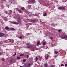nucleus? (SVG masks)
<instances>
[{
    "label": "nucleus",
    "mask_w": 67,
    "mask_h": 67,
    "mask_svg": "<svg viewBox=\"0 0 67 67\" xmlns=\"http://www.w3.org/2000/svg\"><path fill=\"white\" fill-rule=\"evenodd\" d=\"M13 42H14V41L13 40H10V42L13 43Z\"/></svg>",
    "instance_id": "nucleus-13"
},
{
    "label": "nucleus",
    "mask_w": 67,
    "mask_h": 67,
    "mask_svg": "<svg viewBox=\"0 0 67 67\" xmlns=\"http://www.w3.org/2000/svg\"><path fill=\"white\" fill-rule=\"evenodd\" d=\"M9 13H12V10H9Z\"/></svg>",
    "instance_id": "nucleus-19"
},
{
    "label": "nucleus",
    "mask_w": 67,
    "mask_h": 67,
    "mask_svg": "<svg viewBox=\"0 0 67 67\" xmlns=\"http://www.w3.org/2000/svg\"><path fill=\"white\" fill-rule=\"evenodd\" d=\"M24 8H21V10H24Z\"/></svg>",
    "instance_id": "nucleus-18"
},
{
    "label": "nucleus",
    "mask_w": 67,
    "mask_h": 67,
    "mask_svg": "<svg viewBox=\"0 0 67 67\" xmlns=\"http://www.w3.org/2000/svg\"><path fill=\"white\" fill-rule=\"evenodd\" d=\"M48 67H53V66L52 65H51L50 66H48Z\"/></svg>",
    "instance_id": "nucleus-35"
},
{
    "label": "nucleus",
    "mask_w": 67,
    "mask_h": 67,
    "mask_svg": "<svg viewBox=\"0 0 67 67\" xmlns=\"http://www.w3.org/2000/svg\"><path fill=\"white\" fill-rule=\"evenodd\" d=\"M16 10L17 11H19V13H23V12L21 11V10H19L18 8H16Z\"/></svg>",
    "instance_id": "nucleus-3"
},
{
    "label": "nucleus",
    "mask_w": 67,
    "mask_h": 67,
    "mask_svg": "<svg viewBox=\"0 0 67 67\" xmlns=\"http://www.w3.org/2000/svg\"><path fill=\"white\" fill-rule=\"evenodd\" d=\"M65 66H67V63L65 65Z\"/></svg>",
    "instance_id": "nucleus-40"
},
{
    "label": "nucleus",
    "mask_w": 67,
    "mask_h": 67,
    "mask_svg": "<svg viewBox=\"0 0 67 67\" xmlns=\"http://www.w3.org/2000/svg\"><path fill=\"white\" fill-rule=\"evenodd\" d=\"M10 22L11 23H13V24H19V23L15 21H10Z\"/></svg>",
    "instance_id": "nucleus-4"
},
{
    "label": "nucleus",
    "mask_w": 67,
    "mask_h": 67,
    "mask_svg": "<svg viewBox=\"0 0 67 67\" xmlns=\"http://www.w3.org/2000/svg\"><path fill=\"white\" fill-rule=\"evenodd\" d=\"M40 44V42H38L37 43V45H39Z\"/></svg>",
    "instance_id": "nucleus-28"
},
{
    "label": "nucleus",
    "mask_w": 67,
    "mask_h": 67,
    "mask_svg": "<svg viewBox=\"0 0 67 67\" xmlns=\"http://www.w3.org/2000/svg\"><path fill=\"white\" fill-rule=\"evenodd\" d=\"M24 54H20V56H24Z\"/></svg>",
    "instance_id": "nucleus-17"
},
{
    "label": "nucleus",
    "mask_w": 67,
    "mask_h": 67,
    "mask_svg": "<svg viewBox=\"0 0 67 67\" xmlns=\"http://www.w3.org/2000/svg\"><path fill=\"white\" fill-rule=\"evenodd\" d=\"M5 29L7 30H9V28H8V27H6L5 28Z\"/></svg>",
    "instance_id": "nucleus-23"
},
{
    "label": "nucleus",
    "mask_w": 67,
    "mask_h": 67,
    "mask_svg": "<svg viewBox=\"0 0 67 67\" xmlns=\"http://www.w3.org/2000/svg\"><path fill=\"white\" fill-rule=\"evenodd\" d=\"M22 36H20V37H19V38L21 39V38H22Z\"/></svg>",
    "instance_id": "nucleus-25"
},
{
    "label": "nucleus",
    "mask_w": 67,
    "mask_h": 67,
    "mask_svg": "<svg viewBox=\"0 0 67 67\" xmlns=\"http://www.w3.org/2000/svg\"><path fill=\"white\" fill-rule=\"evenodd\" d=\"M4 7V6L3 5H2L1 7H0V9H2Z\"/></svg>",
    "instance_id": "nucleus-12"
},
{
    "label": "nucleus",
    "mask_w": 67,
    "mask_h": 67,
    "mask_svg": "<svg viewBox=\"0 0 67 67\" xmlns=\"http://www.w3.org/2000/svg\"><path fill=\"white\" fill-rule=\"evenodd\" d=\"M26 61V59H23V62H25Z\"/></svg>",
    "instance_id": "nucleus-27"
},
{
    "label": "nucleus",
    "mask_w": 67,
    "mask_h": 67,
    "mask_svg": "<svg viewBox=\"0 0 67 67\" xmlns=\"http://www.w3.org/2000/svg\"><path fill=\"white\" fill-rule=\"evenodd\" d=\"M61 38H62V39H65V40H67V36H62L61 37Z\"/></svg>",
    "instance_id": "nucleus-2"
},
{
    "label": "nucleus",
    "mask_w": 67,
    "mask_h": 67,
    "mask_svg": "<svg viewBox=\"0 0 67 67\" xmlns=\"http://www.w3.org/2000/svg\"><path fill=\"white\" fill-rule=\"evenodd\" d=\"M35 16H38V15L35 14Z\"/></svg>",
    "instance_id": "nucleus-32"
},
{
    "label": "nucleus",
    "mask_w": 67,
    "mask_h": 67,
    "mask_svg": "<svg viewBox=\"0 0 67 67\" xmlns=\"http://www.w3.org/2000/svg\"><path fill=\"white\" fill-rule=\"evenodd\" d=\"M57 57V56H54V57L56 58V57Z\"/></svg>",
    "instance_id": "nucleus-44"
},
{
    "label": "nucleus",
    "mask_w": 67,
    "mask_h": 67,
    "mask_svg": "<svg viewBox=\"0 0 67 67\" xmlns=\"http://www.w3.org/2000/svg\"><path fill=\"white\" fill-rule=\"evenodd\" d=\"M44 16H46V13H44Z\"/></svg>",
    "instance_id": "nucleus-31"
},
{
    "label": "nucleus",
    "mask_w": 67,
    "mask_h": 67,
    "mask_svg": "<svg viewBox=\"0 0 67 67\" xmlns=\"http://www.w3.org/2000/svg\"><path fill=\"white\" fill-rule=\"evenodd\" d=\"M44 66L45 67H48V64L47 63H45L44 64Z\"/></svg>",
    "instance_id": "nucleus-7"
},
{
    "label": "nucleus",
    "mask_w": 67,
    "mask_h": 67,
    "mask_svg": "<svg viewBox=\"0 0 67 67\" xmlns=\"http://www.w3.org/2000/svg\"><path fill=\"white\" fill-rule=\"evenodd\" d=\"M44 47L45 48H46V49H47V47L46 46H44Z\"/></svg>",
    "instance_id": "nucleus-22"
},
{
    "label": "nucleus",
    "mask_w": 67,
    "mask_h": 67,
    "mask_svg": "<svg viewBox=\"0 0 67 67\" xmlns=\"http://www.w3.org/2000/svg\"><path fill=\"white\" fill-rule=\"evenodd\" d=\"M58 9H62V10H64L65 9V7H58Z\"/></svg>",
    "instance_id": "nucleus-5"
},
{
    "label": "nucleus",
    "mask_w": 67,
    "mask_h": 67,
    "mask_svg": "<svg viewBox=\"0 0 67 67\" xmlns=\"http://www.w3.org/2000/svg\"><path fill=\"white\" fill-rule=\"evenodd\" d=\"M50 39H51V40H52L53 39V37H50Z\"/></svg>",
    "instance_id": "nucleus-33"
},
{
    "label": "nucleus",
    "mask_w": 67,
    "mask_h": 67,
    "mask_svg": "<svg viewBox=\"0 0 67 67\" xmlns=\"http://www.w3.org/2000/svg\"><path fill=\"white\" fill-rule=\"evenodd\" d=\"M55 54H58V52H57L55 51Z\"/></svg>",
    "instance_id": "nucleus-29"
},
{
    "label": "nucleus",
    "mask_w": 67,
    "mask_h": 67,
    "mask_svg": "<svg viewBox=\"0 0 67 67\" xmlns=\"http://www.w3.org/2000/svg\"><path fill=\"white\" fill-rule=\"evenodd\" d=\"M31 22H34V23H35L36 22V20H31Z\"/></svg>",
    "instance_id": "nucleus-11"
},
{
    "label": "nucleus",
    "mask_w": 67,
    "mask_h": 67,
    "mask_svg": "<svg viewBox=\"0 0 67 67\" xmlns=\"http://www.w3.org/2000/svg\"><path fill=\"white\" fill-rule=\"evenodd\" d=\"M15 62H16V60L15 59H11L9 63L11 64H12L13 63H14Z\"/></svg>",
    "instance_id": "nucleus-1"
},
{
    "label": "nucleus",
    "mask_w": 67,
    "mask_h": 67,
    "mask_svg": "<svg viewBox=\"0 0 67 67\" xmlns=\"http://www.w3.org/2000/svg\"><path fill=\"white\" fill-rule=\"evenodd\" d=\"M45 44H46V42H44L43 43V45H45Z\"/></svg>",
    "instance_id": "nucleus-21"
},
{
    "label": "nucleus",
    "mask_w": 67,
    "mask_h": 67,
    "mask_svg": "<svg viewBox=\"0 0 67 67\" xmlns=\"http://www.w3.org/2000/svg\"><path fill=\"white\" fill-rule=\"evenodd\" d=\"M2 60H3V61H4V59H2Z\"/></svg>",
    "instance_id": "nucleus-37"
},
{
    "label": "nucleus",
    "mask_w": 67,
    "mask_h": 67,
    "mask_svg": "<svg viewBox=\"0 0 67 67\" xmlns=\"http://www.w3.org/2000/svg\"><path fill=\"white\" fill-rule=\"evenodd\" d=\"M29 2H30L31 3H35V1L34 0H30L29 1Z\"/></svg>",
    "instance_id": "nucleus-8"
},
{
    "label": "nucleus",
    "mask_w": 67,
    "mask_h": 67,
    "mask_svg": "<svg viewBox=\"0 0 67 67\" xmlns=\"http://www.w3.org/2000/svg\"><path fill=\"white\" fill-rule=\"evenodd\" d=\"M58 31L59 32H60V31H61V29H59L58 30Z\"/></svg>",
    "instance_id": "nucleus-36"
},
{
    "label": "nucleus",
    "mask_w": 67,
    "mask_h": 67,
    "mask_svg": "<svg viewBox=\"0 0 67 67\" xmlns=\"http://www.w3.org/2000/svg\"><path fill=\"white\" fill-rule=\"evenodd\" d=\"M5 13H6V14H8V12H5Z\"/></svg>",
    "instance_id": "nucleus-38"
},
{
    "label": "nucleus",
    "mask_w": 67,
    "mask_h": 67,
    "mask_svg": "<svg viewBox=\"0 0 67 67\" xmlns=\"http://www.w3.org/2000/svg\"><path fill=\"white\" fill-rule=\"evenodd\" d=\"M48 55H46L45 56V58L46 59H48Z\"/></svg>",
    "instance_id": "nucleus-10"
},
{
    "label": "nucleus",
    "mask_w": 67,
    "mask_h": 67,
    "mask_svg": "<svg viewBox=\"0 0 67 67\" xmlns=\"http://www.w3.org/2000/svg\"><path fill=\"white\" fill-rule=\"evenodd\" d=\"M36 61H37V60H38V58H37V57H36Z\"/></svg>",
    "instance_id": "nucleus-24"
},
{
    "label": "nucleus",
    "mask_w": 67,
    "mask_h": 67,
    "mask_svg": "<svg viewBox=\"0 0 67 67\" xmlns=\"http://www.w3.org/2000/svg\"><path fill=\"white\" fill-rule=\"evenodd\" d=\"M1 54H2V53L0 52V55H1Z\"/></svg>",
    "instance_id": "nucleus-47"
},
{
    "label": "nucleus",
    "mask_w": 67,
    "mask_h": 67,
    "mask_svg": "<svg viewBox=\"0 0 67 67\" xmlns=\"http://www.w3.org/2000/svg\"><path fill=\"white\" fill-rule=\"evenodd\" d=\"M61 66H64V65L63 64H62L61 65Z\"/></svg>",
    "instance_id": "nucleus-34"
},
{
    "label": "nucleus",
    "mask_w": 67,
    "mask_h": 67,
    "mask_svg": "<svg viewBox=\"0 0 67 67\" xmlns=\"http://www.w3.org/2000/svg\"><path fill=\"white\" fill-rule=\"evenodd\" d=\"M27 45H29V43H27Z\"/></svg>",
    "instance_id": "nucleus-48"
},
{
    "label": "nucleus",
    "mask_w": 67,
    "mask_h": 67,
    "mask_svg": "<svg viewBox=\"0 0 67 67\" xmlns=\"http://www.w3.org/2000/svg\"><path fill=\"white\" fill-rule=\"evenodd\" d=\"M15 55H16V53H15L14 55L13 56H15Z\"/></svg>",
    "instance_id": "nucleus-41"
},
{
    "label": "nucleus",
    "mask_w": 67,
    "mask_h": 67,
    "mask_svg": "<svg viewBox=\"0 0 67 67\" xmlns=\"http://www.w3.org/2000/svg\"><path fill=\"white\" fill-rule=\"evenodd\" d=\"M26 57L27 58H29V55H27Z\"/></svg>",
    "instance_id": "nucleus-42"
},
{
    "label": "nucleus",
    "mask_w": 67,
    "mask_h": 67,
    "mask_svg": "<svg viewBox=\"0 0 67 67\" xmlns=\"http://www.w3.org/2000/svg\"><path fill=\"white\" fill-rule=\"evenodd\" d=\"M17 58L18 59H20V58H21V57H17Z\"/></svg>",
    "instance_id": "nucleus-26"
},
{
    "label": "nucleus",
    "mask_w": 67,
    "mask_h": 67,
    "mask_svg": "<svg viewBox=\"0 0 67 67\" xmlns=\"http://www.w3.org/2000/svg\"><path fill=\"white\" fill-rule=\"evenodd\" d=\"M51 25V26H54V25H55V24L53 23V24H52Z\"/></svg>",
    "instance_id": "nucleus-15"
},
{
    "label": "nucleus",
    "mask_w": 67,
    "mask_h": 67,
    "mask_svg": "<svg viewBox=\"0 0 67 67\" xmlns=\"http://www.w3.org/2000/svg\"><path fill=\"white\" fill-rule=\"evenodd\" d=\"M2 1H6V0H2Z\"/></svg>",
    "instance_id": "nucleus-46"
},
{
    "label": "nucleus",
    "mask_w": 67,
    "mask_h": 67,
    "mask_svg": "<svg viewBox=\"0 0 67 67\" xmlns=\"http://www.w3.org/2000/svg\"><path fill=\"white\" fill-rule=\"evenodd\" d=\"M10 30H13L14 31L15 30V29L14 28H10Z\"/></svg>",
    "instance_id": "nucleus-16"
},
{
    "label": "nucleus",
    "mask_w": 67,
    "mask_h": 67,
    "mask_svg": "<svg viewBox=\"0 0 67 67\" xmlns=\"http://www.w3.org/2000/svg\"><path fill=\"white\" fill-rule=\"evenodd\" d=\"M32 15H34V16H35V14H32Z\"/></svg>",
    "instance_id": "nucleus-39"
},
{
    "label": "nucleus",
    "mask_w": 67,
    "mask_h": 67,
    "mask_svg": "<svg viewBox=\"0 0 67 67\" xmlns=\"http://www.w3.org/2000/svg\"><path fill=\"white\" fill-rule=\"evenodd\" d=\"M30 64H27V66H26V67H30Z\"/></svg>",
    "instance_id": "nucleus-14"
},
{
    "label": "nucleus",
    "mask_w": 67,
    "mask_h": 67,
    "mask_svg": "<svg viewBox=\"0 0 67 67\" xmlns=\"http://www.w3.org/2000/svg\"><path fill=\"white\" fill-rule=\"evenodd\" d=\"M41 58V57L39 56V59H40Z\"/></svg>",
    "instance_id": "nucleus-45"
},
{
    "label": "nucleus",
    "mask_w": 67,
    "mask_h": 67,
    "mask_svg": "<svg viewBox=\"0 0 67 67\" xmlns=\"http://www.w3.org/2000/svg\"><path fill=\"white\" fill-rule=\"evenodd\" d=\"M11 41V39H8V42H10Z\"/></svg>",
    "instance_id": "nucleus-20"
},
{
    "label": "nucleus",
    "mask_w": 67,
    "mask_h": 67,
    "mask_svg": "<svg viewBox=\"0 0 67 67\" xmlns=\"http://www.w3.org/2000/svg\"><path fill=\"white\" fill-rule=\"evenodd\" d=\"M28 6H29V8H31V7H32V6H31V5H29Z\"/></svg>",
    "instance_id": "nucleus-30"
},
{
    "label": "nucleus",
    "mask_w": 67,
    "mask_h": 67,
    "mask_svg": "<svg viewBox=\"0 0 67 67\" xmlns=\"http://www.w3.org/2000/svg\"><path fill=\"white\" fill-rule=\"evenodd\" d=\"M1 15V14L0 13V16Z\"/></svg>",
    "instance_id": "nucleus-49"
},
{
    "label": "nucleus",
    "mask_w": 67,
    "mask_h": 67,
    "mask_svg": "<svg viewBox=\"0 0 67 67\" xmlns=\"http://www.w3.org/2000/svg\"><path fill=\"white\" fill-rule=\"evenodd\" d=\"M5 34H3L1 32L0 33V37H2L3 36H4Z\"/></svg>",
    "instance_id": "nucleus-6"
},
{
    "label": "nucleus",
    "mask_w": 67,
    "mask_h": 67,
    "mask_svg": "<svg viewBox=\"0 0 67 67\" xmlns=\"http://www.w3.org/2000/svg\"><path fill=\"white\" fill-rule=\"evenodd\" d=\"M29 25H32V23H30Z\"/></svg>",
    "instance_id": "nucleus-43"
},
{
    "label": "nucleus",
    "mask_w": 67,
    "mask_h": 67,
    "mask_svg": "<svg viewBox=\"0 0 67 67\" xmlns=\"http://www.w3.org/2000/svg\"><path fill=\"white\" fill-rule=\"evenodd\" d=\"M27 48H32V46L31 45L28 46H27Z\"/></svg>",
    "instance_id": "nucleus-9"
}]
</instances>
